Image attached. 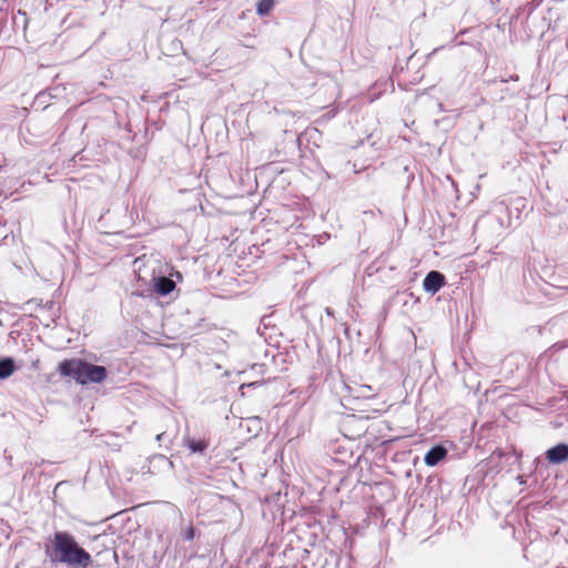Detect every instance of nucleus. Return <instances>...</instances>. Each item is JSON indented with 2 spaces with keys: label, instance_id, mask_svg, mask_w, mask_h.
<instances>
[{
  "label": "nucleus",
  "instance_id": "1",
  "mask_svg": "<svg viewBox=\"0 0 568 568\" xmlns=\"http://www.w3.org/2000/svg\"><path fill=\"white\" fill-rule=\"evenodd\" d=\"M45 556L52 564H64L72 568H88L91 555L68 531H55L44 544Z\"/></svg>",
  "mask_w": 568,
  "mask_h": 568
},
{
  "label": "nucleus",
  "instance_id": "2",
  "mask_svg": "<svg viewBox=\"0 0 568 568\" xmlns=\"http://www.w3.org/2000/svg\"><path fill=\"white\" fill-rule=\"evenodd\" d=\"M84 361L81 358H70L61 361L57 371L61 377H72L78 384L82 379Z\"/></svg>",
  "mask_w": 568,
  "mask_h": 568
},
{
  "label": "nucleus",
  "instance_id": "3",
  "mask_svg": "<svg viewBox=\"0 0 568 568\" xmlns=\"http://www.w3.org/2000/svg\"><path fill=\"white\" fill-rule=\"evenodd\" d=\"M106 376L108 372L104 366L94 365L84 361V369L80 384L102 383L105 381Z\"/></svg>",
  "mask_w": 568,
  "mask_h": 568
},
{
  "label": "nucleus",
  "instance_id": "4",
  "mask_svg": "<svg viewBox=\"0 0 568 568\" xmlns=\"http://www.w3.org/2000/svg\"><path fill=\"white\" fill-rule=\"evenodd\" d=\"M446 284L445 276L438 271H430L423 281L426 292L435 294Z\"/></svg>",
  "mask_w": 568,
  "mask_h": 568
},
{
  "label": "nucleus",
  "instance_id": "5",
  "mask_svg": "<svg viewBox=\"0 0 568 568\" xmlns=\"http://www.w3.org/2000/svg\"><path fill=\"white\" fill-rule=\"evenodd\" d=\"M546 458L550 464H561L568 460V445L558 444L546 452Z\"/></svg>",
  "mask_w": 568,
  "mask_h": 568
},
{
  "label": "nucleus",
  "instance_id": "6",
  "mask_svg": "<svg viewBox=\"0 0 568 568\" xmlns=\"http://www.w3.org/2000/svg\"><path fill=\"white\" fill-rule=\"evenodd\" d=\"M447 455L446 448L443 446H434L430 448L424 457V462L427 466H436Z\"/></svg>",
  "mask_w": 568,
  "mask_h": 568
},
{
  "label": "nucleus",
  "instance_id": "7",
  "mask_svg": "<svg viewBox=\"0 0 568 568\" xmlns=\"http://www.w3.org/2000/svg\"><path fill=\"white\" fill-rule=\"evenodd\" d=\"M183 442L191 453H203L209 447V440L205 438L185 437Z\"/></svg>",
  "mask_w": 568,
  "mask_h": 568
},
{
  "label": "nucleus",
  "instance_id": "8",
  "mask_svg": "<svg viewBox=\"0 0 568 568\" xmlns=\"http://www.w3.org/2000/svg\"><path fill=\"white\" fill-rule=\"evenodd\" d=\"M175 288V282L166 276H160L155 281V291L161 295H168Z\"/></svg>",
  "mask_w": 568,
  "mask_h": 568
},
{
  "label": "nucleus",
  "instance_id": "9",
  "mask_svg": "<svg viewBox=\"0 0 568 568\" xmlns=\"http://www.w3.org/2000/svg\"><path fill=\"white\" fill-rule=\"evenodd\" d=\"M16 371L14 361L10 357L0 359V379H4Z\"/></svg>",
  "mask_w": 568,
  "mask_h": 568
},
{
  "label": "nucleus",
  "instance_id": "10",
  "mask_svg": "<svg viewBox=\"0 0 568 568\" xmlns=\"http://www.w3.org/2000/svg\"><path fill=\"white\" fill-rule=\"evenodd\" d=\"M274 0H260L256 3V12L258 16L264 17L267 16L274 8Z\"/></svg>",
  "mask_w": 568,
  "mask_h": 568
},
{
  "label": "nucleus",
  "instance_id": "11",
  "mask_svg": "<svg viewBox=\"0 0 568 568\" xmlns=\"http://www.w3.org/2000/svg\"><path fill=\"white\" fill-rule=\"evenodd\" d=\"M361 388V393L365 396H373L372 394H369L372 392V387L368 386V385H362L359 386Z\"/></svg>",
  "mask_w": 568,
  "mask_h": 568
},
{
  "label": "nucleus",
  "instance_id": "12",
  "mask_svg": "<svg viewBox=\"0 0 568 568\" xmlns=\"http://www.w3.org/2000/svg\"><path fill=\"white\" fill-rule=\"evenodd\" d=\"M194 537V529L191 527L186 534L187 539H193Z\"/></svg>",
  "mask_w": 568,
  "mask_h": 568
},
{
  "label": "nucleus",
  "instance_id": "13",
  "mask_svg": "<svg viewBox=\"0 0 568 568\" xmlns=\"http://www.w3.org/2000/svg\"><path fill=\"white\" fill-rule=\"evenodd\" d=\"M257 384H258L257 382H255V383H250V384H243V385L241 386V388H244V387H252V386H255V385H257Z\"/></svg>",
  "mask_w": 568,
  "mask_h": 568
}]
</instances>
